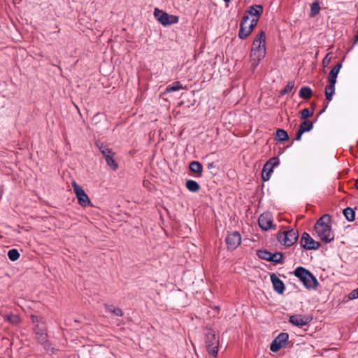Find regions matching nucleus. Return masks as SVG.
I'll return each instance as SVG.
<instances>
[{"instance_id":"obj_1","label":"nucleus","mask_w":358,"mask_h":358,"mask_svg":"<svg viewBox=\"0 0 358 358\" xmlns=\"http://www.w3.org/2000/svg\"><path fill=\"white\" fill-rule=\"evenodd\" d=\"M266 55V37L264 31L259 33L255 38L250 51L251 67L255 70L261 60Z\"/></svg>"},{"instance_id":"obj_2","label":"nucleus","mask_w":358,"mask_h":358,"mask_svg":"<svg viewBox=\"0 0 358 358\" xmlns=\"http://www.w3.org/2000/svg\"><path fill=\"white\" fill-rule=\"evenodd\" d=\"M315 231L317 236L324 243L334 241V234L331 230V217L329 215L322 216L315 224Z\"/></svg>"},{"instance_id":"obj_3","label":"nucleus","mask_w":358,"mask_h":358,"mask_svg":"<svg viewBox=\"0 0 358 358\" xmlns=\"http://www.w3.org/2000/svg\"><path fill=\"white\" fill-rule=\"evenodd\" d=\"M294 274L308 289H315L318 285V281L316 278L309 271L302 266L296 268Z\"/></svg>"},{"instance_id":"obj_4","label":"nucleus","mask_w":358,"mask_h":358,"mask_svg":"<svg viewBox=\"0 0 358 358\" xmlns=\"http://www.w3.org/2000/svg\"><path fill=\"white\" fill-rule=\"evenodd\" d=\"M249 20L250 17L248 15H245L241 20L238 32V36L241 39L246 38L257 26V19L251 20L250 22Z\"/></svg>"},{"instance_id":"obj_5","label":"nucleus","mask_w":358,"mask_h":358,"mask_svg":"<svg viewBox=\"0 0 358 358\" xmlns=\"http://www.w3.org/2000/svg\"><path fill=\"white\" fill-rule=\"evenodd\" d=\"M299 238V233L294 229L280 231L277 238L280 243L285 246H291L295 243Z\"/></svg>"},{"instance_id":"obj_6","label":"nucleus","mask_w":358,"mask_h":358,"mask_svg":"<svg viewBox=\"0 0 358 358\" xmlns=\"http://www.w3.org/2000/svg\"><path fill=\"white\" fill-rule=\"evenodd\" d=\"M206 343L208 352L216 357L219 350V338L215 332L209 330L206 335Z\"/></svg>"},{"instance_id":"obj_7","label":"nucleus","mask_w":358,"mask_h":358,"mask_svg":"<svg viewBox=\"0 0 358 358\" xmlns=\"http://www.w3.org/2000/svg\"><path fill=\"white\" fill-rule=\"evenodd\" d=\"M99 150L102 153L108 166L113 171H115L118 168V164L115 159V153L112 149L109 148L103 144L97 145Z\"/></svg>"},{"instance_id":"obj_8","label":"nucleus","mask_w":358,"mask_h":358,"mask_svg":"<svg viewBox=\"0 0 358 358\" xmlns=\"http://www.w3.org/2000/svg\"><path fill=\"white\" fill-rule=\"evenodd\" d=\"M154 15L157 20H158L164 26L177 23L178 17L174 15H169L168 13L155 8Z\"/></svg>"},{"instance_id":"obj_9","label":"nucleus","mask_w":358,"mask_h":358,"mask_svg":"<svg viewBox=\"0 0 358 358\" xmlns=\"http://www.w3.org/2000/svg\"><path fill=\"white\" fill-rule=\"evenodd\" d=\"M313 317L310 315L295 314L289 316V322L293 326H307L312 321Z\"/></svg>"},{"instance_id":"obj_10","label":"nucleus","mask_w":358,"mask_h":358,"mask_svg":"<svg viewBox=\"0 0 358 358\" xmlns=\"http://www.w3.org/2000/svg\"><path fill=\"white\" fill-rule=\"evenodd\" d=\"M289 335L287 333H280L274 340L271 342L270 350L276 352L281 348L286 347Z\"/></svg>"},{"instance_id":"obj_11","label":"nucleus","mask_w":358,"mask_h":358,"mask_svg":"<svg viewBox=\"0 0 358 358\" xmlns=\"http://www.w3.org/2000/svg\"><path fill=\"white\" fill-rule=\"evenodd\" d=\"M279 164V159L278 157H273L264 165L262 169V180L264 181H268L270 179L273 168Z\"/></svg>"},{"instance_id":"obj_12","label":"nucleus","mask_w":358,"mask_h":358,"mask_svg":"<svg viewBox=\"0 0 358 358\" xmlns=\"http://www.w3.org/2000/svg\"><path fill=\"white\" fill-rule=\"evenodd\" d=\"M301 245L306 250H317L320 246V243L312 238L307 232L302 234Z\"/></svg>"},{"instance_id":"obj_13","label":"nucleus","mask_w":358,"mask_h":358,"mask_svg":"<svg viewBox=\"0 0 358 358\" xmlns=\"http://www.w3.org/2000/svg\"><path fill=\"white\" fill-rule=\"evenodd\" d=\"M73 187L79 204L85 207L90 205V199L83 189L75 182L73 183Z\"/></svg>"},{"instance_id":"obj_14","label":"nucleus","mask_w":358,"mask_h":358,"mask_svg":"<svg viewBox=\"0 0 358 358\" xmlns=\"http://www.w3.org/2000/svg\"><path fill=\"white\" fill-rule=\"evenodd\" d=\"M241 243V236L238 231L229 234L226 237L227 248L231 250H235Z\"/></svg>"},{"instance_id":"obj_15","label":"nucleus","mask_w":358,"mask_h":358,"mask_svg":"<svg viewBox=\"0 0 358 358\" xmlns=\"http://www.w3.org/2000/svg\"><path fill=\"white\" fill-rule=\"evenodd\" d=\"M259 226L264 231H267L273 227V219L271 215L268 213H262L258 219Z\"/></svg>"},{"instance_id":"obj_16","label":"nucleus","mask_w":358,"mask_h":358,"mask_svg":"<svg viewBox=\"0 0 358 358\" xmlns=\"http://www.w3.org/2000/svg\"><path fill=\"white\" fill-rule=\"evenodd\" d=\"M271 280L273 284L274 290L279 294H283L285 291V285L283 282L275 274L271 275Z\"/></svg>"},{"instance_id":"obj_17","label":"nucleus","mask_w":358,"mask_h":358,"mask_svg":"<svg viewBox=\"0 0 358 358\" xmlns=\"http://www.w3.org/2000/svg\"><path fill=\"white\" fill-rule=\"evenodd\" d=\"M263 12V8L259 5L252 6L249 8L245 15H252V18L251 20L257 19V22L259 20V17Z\"/></svg>"},{"instance_id":"obj_18","label":"nucleus","mask_w":358,"mask_h":358,"mask_svg":"<svg viewBox=\"0 0 358 358\" xmlns=\"http://www.w3.org/2000/svg\"><path fill=\"white\" fill-rule=\"evenodd\" d=\"M36 338L41 343H45L48 341V335L45 332L44 327H40L39 324L36 325Z\"/></svg>"},{"instance_id":"obj_19","label":"nucleus","mask_w":358,"mask_h":358,"mask_svg":"<svg viewBox=\"0 0 358 358\" xmlns=\"http://www.w3.org/2000/svg\"><path fill=\"white\" fill-rule=\"evenodd\" d=\"M342 67L341 63L336 64L329 72L328 81L331 84H336L338 74Z\"/></svg>"},{"instance_id":"obj_20","label":"nucleus","mask_w":358,"mask_h":358,"mask_svg":"<svg viewBox=\"0 0 358 358\" xmlns=\"http://www.w3.org/2000/svg\"><path fill=\"white\" fill-rule=\"evenodd\" d=\"M334 93H335V84L329 83V85H328L325 87L326 99L329 101H331Z\"/></svg>"},{"instance_id":"obj_21","label":"nucleus","mask_w":358,"mask_h":358,"mask_svg":"<svg viewBox=\"0 0 358 358\" xmlns=\"http://www.w3.org/2000/svg\"><path fill=\"white\" fill-rule=\"evenodd\" d=\"M186 187L192 192H196L199 191L200 186L197 182L192 180H188L186 182Z\"/></svg>"},{"instance_id":"obj_22","label":"nucleus","mask_w":358,"mask_h":358,"mask_svg":"<svg viewBox=\"0 0 358 358\" xmlns=\"http://www.w3.org/2000/svg\"><path fill=\"white\" fill-rule=\"evenodd\" d=\"M312 90L309 87H303L301 88L299 96L303 99H309L312 96Z\"/></svg>"},{"instance_id":"obj_23","label":"nucleus","mask_w":358,"mask_h":358,"mask_svg":"<svg viewBox=\"0 0 358 358\" xmlns=\"http://www.w3.org/2000/svg\"><path fill=\"white\" fill-rule=\"evenodd\" d=\"M184 89L183 86L180 84V82L176 81L172 85H169L166 87L165 92H176L180 90Z\"/></svg>"},{"instance_id":"obj_24","label":"nucleus","mask_w":358,"mask_h":358,"mask_svg":"<svg viewBox=\"0 0 358 358\" xmlns=\"http://www.w3.org/2000/svg\"><path fill=\"white\" fill-rule=\"evenodd\" d=\"M320 10V6L318 1L313 2L310 6V11L309 13V16L310 17H315L317 15L319 14Z\"/></svg>"},{"instance_id":"obj_25","label":"nucleus","mask_w":358,"mask_h":358,"mask_svg":"<svg viewBox=\"0 0 358 358\" xmlns=\"http://www.w3.org/2000/svg\"><path fill=\"white\" fill-rule=\"evenodd\" d=\"M189 169L192 172L201 173L203 171V166L199 162L193 161L189 164Z\"/></svg>"},{"instance_id":"obj_26","label":"nucleus","mask_w":358,"mask_h":358,"mask_svg":"<svg viewBox=\"0 0 358 358\" xmlns=\"http://www.w3.org/2000/svg\"><path fill=\"white\" fill-rule=\"evenodd\" d=\"M343 215L348 221H353L355 217V213L352 208L348 207L343 210Z\"/></svg>"},{"instance_id":"obj_27","label":"nucleus","mask_w":358,"mask_h":358,"mask_svg":"<svg viewBox=\"0 0 358 358\" xmlns=\"http://www.w3.org/2000/svg\"><path fill=\"white\" fill-rule=\"evenodd\" d=\"M313 127V122L305 120L300 124L299 129L304 133L306 131H310Z\"/></svg>"},{"instance_id":"obj_28","label":"nucleus","mask_w":358,"mask_h":358,"mask_svg":"<svg viewBox=\"0 0 358 358\" xmlns=\"http://www.w3.org/2000/svg\"><path fill=\"white\" fill-rule=\"evenodd\" d=\"M276 137L277 139L280 141H285L289 138L287 133L282 129H277Z\"/></svg>"},{"instance_id":"obj_29","label":"nucleus","mask_w":358,"mask_h":358,"mask_svg":"<svg viewBox=\"0 0 358 358\" xmlns=\"http://www.w3.org/2000/svg\"><path fill=\"white\" fill-rule=\"evenodd\" d=\"M106 309L108 311L113 313V314H115L117 316H122L123 315L122 310L120 308H116L113 305L106 304Z\"/></svg>"},{"instance_id":"obj_30","label":"nucleus","mask_w":358,"mask_h":358,"mask_svg":"<svg viewBox=\"0 0 358 358\" xmlns=\"http://www.w3.org/2000/svg\"><path fill=\"white\" fill-rule=\"evenodd\" d=\"M4 318L6 320L13 324H17L20 322V319L17 315H6Z\"/></svg>"},{"instance_id":"obj_31","label":"nucleus","mask_w":358,"mask_h":358,"mask_svg":"<svg viewBox=\"0 0 358 358\" xmlns=\"http://www.w3.org/2000/svg\"><path fill=\"white\" fill-rule=\"evenodd\" d=\"M257 255L260 259L269 261L271 258V252L267 251V250H259L257 252Z\"/></svg>"},{"instance_id":"obj_32","label":"nucleus","mask_w":358,"mask_h":358,"mask_svg":"<svg viewBox=\"0 0 358 358\" xmlns=\"http://www.w3.org/2000/svg\"><path fill=\"white\" fill-rule=\"evenodd\" d=\"M8 257L11 261H16L20 257V253L17 249H11L8 252Z\"/></svg>"},{"instance_id":"obj_33","label":"nucleus","mask_w":358,"mask_h":358,"mask_svg":"<svg viewBox=\"0 0 358 358\" xmlns=\"http://www.w3.org/2000/svg\"><path fill=\"white\" fill-rule=\"evenodd\" d=\"M283 255L281 252L271 253V258L270 262L275 263H280L282 260Z\"/></svg>"},{"instance_id":"obj_34","label":"nucleus","mask_w":358,"mask_h":358,"mask_svg":"<svg viewBox=\"0 0 358 358\" xmlns=\"http://www.w3.org/2000/svg\"><path fill=\"white\" fill-rule=\"evenodd\" d=\"M294 87V81L288 82L287 84L286 85V86L285 87V88L282 90H281L280 94L285 95V94L289 93V92H291L292 90Z\"/></svg>"},{"instance_id":"obj_35","label":"nucleus","mask_w":358,"mask_h":358,"mask_svg":"<svg viewBox=\"0 0 358 358\" xmlns=\"http://www.w3.org/2000/svg\"><path fill=\"white\" fill-rule=\"evenodd\" d=\"M301 115L302 119H307L313 115V111L308 108H304L301 111Z\"/></svg>"},{"instance_id":"obj_36","label":"nucleus","mask_w":358,"mask_h":358,"mask_svg":"<svg viewBox=\"0 0 358 358\" xmlns=\"http://www.w3.org/2000/svg\"><path fill=\"white\" fill-rule=\"evenodd\" d=\"M331 53H328L326 55V56L324 57L322 60V65L324 67H326L329 65L330 63L331 57L330 56Z\"/></svg>"},{"instance_id":"obj_37","label":"nucleus","mask_w":358,"mask_h":358,"mask_svg":"<svg viewBox=\"0 0 358 358\" xmlns=\"http://www.w3.org/2000/svg\"><path fill=\"white\" fill-rule=\"evenodd\" d=\"M349 298L350 299H357L358 298V287L354 290H352L350 294H349Z\"/></svg>"},{"instance_id":"obj_38","label":"nucleus","mask_w":358,"mask_h":358,"mask_svg":"<svg viewBox=\"0 0 358 358\" xmlns=\"http://www.w3.org/2000/svg\"><path fill=\"white\" fill-rule=\"evenodd\" d=\"M40 320H41V317L39 316H37V315H33L32 316V321L34 323H36V325L37 324H39V322H40Z\"/></svg>"},{"instance_id":"obj_39","label":"nucleus","mask_w":358,"mask_h":358,"mask_svg":"<svg viewBox=\"0 0 358 358\" xmlns=\"http://www.w3.org/2000/svg\"><path fill=\"white\" fill-rule=\"evenodd\" d=\"M303 134V131H301L299 129V130H298V131H297V133H296V141H300V140H301V136H302V134Z\"/></svg>"},{"instance_id":"obj_40","label":"nucleus","mask_w":358,"mask_h":358,"mask_svg":"<svg viewBox=\"0 0 358 358\" xmlns=\"http://www.w3.org/2000/svg\"><path fill=\"white\" fill-rule=\"evenodd\" d=\"M357 43H358V31L355 36V40L354 44H357Z\"/></svg>"},{"instance_id":"obj_41","label":"nucleus","mask_w":358,"mask_h":358,"mask_svg":"<svg viewBox=\"0 0 358 358\" xmlns=\"http://www.w3.org/2000/svg\"><path fill=\"white\" fill-rule=\"evenodd\" d=\"M328 105L327 104L324 108L320 111V114H322V113H324L326 110V108H327Z\"/></svg>"},{"instance_id":"obj_42","label":"nucleus","mask_w":358,"mask_h":358,"mask_svg":"<svg viewBox=\"0 0 358 358\" xmlns=\"http://www.w3.org/2000/svg\"><path fill=\"white\" fill-rule=\"evenodd\" d=\"M355 185L356 187L358 189V179L356 180Z\"/></svg>"},{"instance_id":"obj_43","label":"nucleus","mask_w":358,"mask_h":358,"mask_svg":"<svg viewBox=\"0 0 358 358\" xmlns=\"http://www.w3.org/2000/svg\"><path fill=\"white\" fill-rule=\"evenodd\" d=\"M357 145H358V140H357Z\"/></svg>"}]
</instances>
